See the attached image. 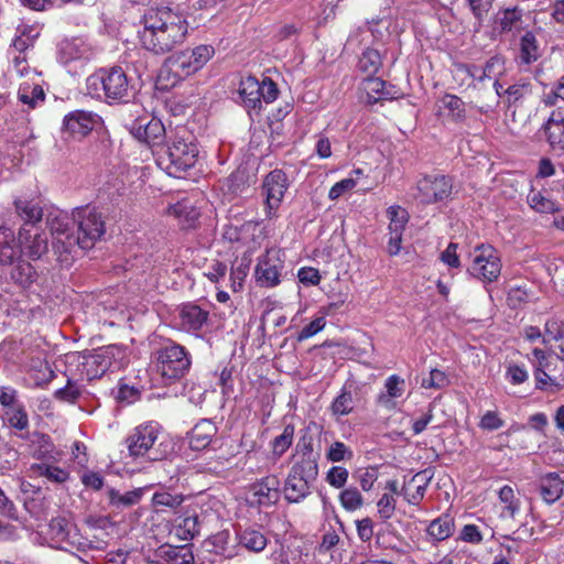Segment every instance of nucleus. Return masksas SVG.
Here are the masks:
<instances>
[{
  "label": "nucleus",
  "mask_w": 564,
  "mask_h": 564,
  "mask_svg": "<svg viewBox=\"0 0 564 564\" xmlns=\"http://www.w3.org/2000/svg\"><path fill=\"white\" fill-rule=\"evenodd\" d=\"M138 31L141 46L154 55H165L182 46L189 24L185 15L169 7L150 8L142 17Z\"/></svg>",
  "instance_id": "obj_1"
},
{
  "label": "nucleus",
  "mask_w": 564,
  "mask_h": 564,
  "mask_svg": "<svg viewBox=\"0 0 564 564\" xmlns=\"http://www.w3.org/2000/svg\"><path fill=\"white\" fill-rule=\"evenodd\" d=\"M156 164L170 176L181 177L192 169L198 158V148L193 134L185 127H177L167 137L166 144L154 151Z\"/></svg>",
  "instance_id": "obj_2"
},
{
  "label": "nucleus",
  "mask_w": 564,
  "mask_h": 564,
  "mask_svg": "<svg viewBox=\"0 0 564 564\" xmlns=\"http://www.w3.org/2000/svg\"><path fill=\"white\" fill-rule=\"evenodd\" d=\"M163 431L154 421L134 427L124 443L129 455L133 458L144 457L151 462L162 460L167 455V445L162 441Z\"/></svg>",
  "instance_id": "obj_3"
},
{
  "label": "nucleus",
  "mask_w": 564,
  "mask_h": 564,
  "mask_svg": "<svg viewBox=\"0 0 564 564\" xmlns=\"http://www.w3.org/2000/svg\"><path fill=\"white\" fill-rule=\"evenodd\" d=\"M73 224L77 226V234L72 238L70 245L83 250L91 249L106 232L104 216L95 207L85 206L73 210Z\"/></svg>",
  "instance_id": "obj_4"
},
{
  "label": "nucleus",
  "mask_w": 564,
  "mask_h": 564,
  "mask_svg": "<svg viewBox=\"0 0 564 564\" xmlns=\"http://www.w3.org/2000/svg\"><path fill=\"white\" fill-rule=\"evenodd\" d=\"M87 90L97 98L121 100L128 97L129 80L121 67L99 69L87 78Z\"/></svg>",
  "instance_id": "obj_5"
},
{
  "label": "nucleus",
  "mask_w": 564,
  "mask_h": 564,
  "mask_svg": "<svg viewBox=\"0 0 564 564\" xmlns=\"http://www.w3.org/2000/svg\"><path fill=\"white\" fill-rule=\"evenodd\" d=\"M48 535L51 540L56 543V549L68 552L104 550L106 544L104 541L94 542L84 538L78 529L64 518H54L51 520L48 524Z\"/></svg>",
  "instance_id": "obj_6"
},
{
  "label": "nucleus",
  "mask_w": 564,
  "mask_h": 564,
  "mask_svg": "<svg viewBox=\"0 0 564 564\" xmlns=\"http://www.w3.org/2000/svg\"><path fill=\"white\" fill-rule=\"evenodd\" d=\"M126 350L118 345H109L85 355L82 362V373L88 380L101 377L108 370L117 371L126 365Z\"/></svg>",
  "instance_id": "obj_7"
},
{
  "label": "nucleus",
  "mask_w": 564,
  "mask_h": 564,
  "mask_svg": "<svg viewBox=\"0 0 564 564\" xmlns=\"http://www.w3.org/2000/svg\"><path fill=\"white\" fill-rule=\"evenodd\" d=\"M453 181L444 174H426L411 188L412 198L421 205H431L448 199Z\"/></svg>",
  "instance_id": "obj_8"
},
{
  "label": "nucleus",
  "mask_w": 564,
  "mask_h": 564,
  "mask_svg": "<svg viewBox=\"0 0 564 564\" xmlns=\"http://www.w3.org/2000/svg\"><path fill=\"white\" fill-rule=\"evenodd\" d=\"M158 368L163 378L175 380L182 378L191 368V356L186 348L169 341L156 351Z\"/></svg>",
  "instance_id": "obj_9"
},
{
  "label": "nucleus",
  "mask_w": 564,
  "mask_h": 564,
  "mask_svg": "<svg viewBox=\"0 0 564 564\" xmlns=\"http://www.w3.org/2000/svg\"><path fill=\"white\" fill-rule=\"evenodd\" d=\"M502 264L498 251L489 245L475 248L468 272L482 282H494L501 273Z\"/></svg>",
  "instance_id": "obj_10"
},
{
  "label": "nucleus",
  "mask_w": 564,
  "mask_h": 564,
  "mask_svg": "<svg viewBox=\"0 0 564 564\" xmlns=\"http://www.w3.org/2000/svg\"><path fill=\"white\" fill-rule=\"evenodd\" d=\"M288 188L289 180L282 170L275 169L267 174L262 182V191L265 196V214L268 218L275 216Z\"/></svg>",
  "instance_id": "obj_11"
},
{
  "label": "nucleus",
  "mask_w": 564,
  "mask_h": 564,
  "mask_svg": "<svg viewBox=\"0 0 564 564\" xmlns=\"http://www.w3.org/2000/svg\"><path fill=\"white\" fill-rule=\"evenodd\" d=\"M280 249H269L258 259L256 265V280L260 286L274 288L280 283L281 271L284 262Z\"/></svg>",
  "instance_id": "obj_12"
},
{
  "label": "nucleus",
  "mask_w": 564,
  "mask_h": 564,
  "mask_svg": "<svg viewBox=\"0 0 564 564\" xmlns=\"http://www.w3.org/2000/svg\"><path fill=\"white\" fill-rule=\"evenodd\" d=\"M280 480L275 475L265 476L249 487L248 502L252 507H271L280 499Z\"/></svg>",
  "instance_id": "obj_13"
},
{
  "label": "nucleus",
  "mask_w": 564,
  "mask_h": 564,
  "mask_svg": "<svg viewBox=\"0 0 564 564\" xmlns=\"http://www.w3.org/2000/svg\"><path fill=\"white\" fill-rule=\"evenodd\" d=\"M130 131L135 139L147 143L153 153L162 148L166 138L165 128L156 118H151L148 121L138 119L132 123Z\"/></svg>",
  "instance_id": "obj_14"
},
{
  "label": "nucleus",
  "mask_w": 564,
  "mask_h": 564,
  "mask_svg": "<svg viewBox=\"0 0 564 564\" xmlns=\"http://www.w3.org/2000/svg\"><path fill=\"white\" fill-rule=\"evenodd\" d=\"M46 223L55 240L53 247L57 250L63 248V251L70 252L72 248L75 246L70 245V239L75 238L70 226L73 220H70L64 212L55 210L47 215Z\"/></svg>",
  "instance_id": "obj_15"
},
{
  "label": "nucleus",
  "mask_w": 564,
  "mask_h": 564,
  "mask_svg": "<svg viewBox=\"0 0 564 564\" xmlns=\"http://www.w3.org/2000/svg\"><path fill=\"white\" fill-rule=\"evenodd\" d=\"M19 241L21 242L22 254L31 260H40L48 251V238L37 228L20 227Z\"/></svg>",
  "instance_id": "obj_16"
},
{
  "label": "nucleus",
  "mask_w": 564,
  "mask_h": 564,
  "mask_svg": "<svg viewBox=\"0 0 564 564\" xmlns=\"http://www.w3.org/2000/svg\"><path fill=\"white\" fill-rule=\"evenodd\" d=\"M91 56L93 47L84 37L65 39L58 44L57 58L64 65L88 61Z\"/></svg>",
  "instance_id": "obj_17"
},
{
  "label": "nucleus",
  "mask_w": 564,
  "mask_h": 564,
  "mask_svg": "<svg viewBox=\"0 0 564 564\" xmlns=\"http://www.w3.org/2000/svg\"><path fill=\"white\" fill-rule=\"evenodd\" d=\"M549 147L553 151H564V108L554 109L540 128Z\"/></svg>",
  "instance_id": "obj_18"
},
{
  "label": "nucleus",
  "mask_w": 564,
  "mask_h": 564,
  "mask_svg": "<svg viewBox=\"0 0 564 564\" xmlns=\"http://www.w3.org/2000/svg\"><path fill=\"white\" fill-rule=\"evenodd\" d=\"M208 316L209 313L196 304H183L178 308V328L187 333H197L206 325Z\"/></svg>",
  "instance_id": "obj_19"
},
{
  "label": "nucleus",
  "mask_w": 564,
  "mask_h": 564,
  "mask_svg": "<svg viewBox=\"0 0 564 564\" xmlns=\"http://www.w3.org/2000/svg\"><path fill=\"white\" fill-rule=\"evenodd\" d=\"M434 477L431 468L416 473L411 479L404 484L402 495L404 499L413 506H417L425 496L426 489Z\"/></svg>",
  "instance_id": "obj_20"
},
{
  "label": "nucleus",
  "mask_w": 564,
  "mask_h": 564,
  "mask_svg": "<svg viewBox=\"0 0 564 564\" xmlns=\"http://www.w3.org/2000/svg\"><path fill=\"white\" fill-rule=\"evenodd\" d=\"M14 213L23 221L21 227L34 228L42 220L43 208L35 198L17 196L13 199Z\"/></svg>",
  "instance_id": "obj_21"
},
{
  "label": "nucleus",
  "mask_w": 564,
  "mask_h": 564,
  "mask_svg": "<svg viewBox=\"0 0 564 564\" xmlns=\"http://www.w3.org/2000/svg\"><path fill=\"white\" fill-rule=\"evenodd\" d=\"M98 117L89 111L75 110L64 118V128L75 138L87 135L97 123Z\"/></svg>",
  "instance_id": "obj_22"
},
{
  "label": "nucleus",
  "mask_w": 564,
  "mask_h": 564,
  "mask_svg": "<svg viewBox=\"0 0 564 564\" xmlns=\"http://www.w3.org/2000/svg\"><path fill=\"white\" fill-rule=\"evenodd\" d=\"M314 482L310 478L289 471L283 487L284 498L291 503L301 502L311 495Z\"/></svg>",
  "instance_id": "obj_23"
},
{
  "label": "nucleus",
  "mask_w": 564,
  "mask_h": 564,
  "mask_svg": "<svg viewBox=\"0 0 564 564\" xmlns=\"http://www.w3.org/2000/svg\"><path fill=\"white\" fill-rule=\"evenodd\" d=\"M22 256L21 242L15 237L14 231L6 226L0 225V263L12 264Z\"/></svg>",
  "instance_id": "obj_24"
},
{
  "label": "nucleus",
  "mask_w": 564,
  "mask_h": 564,
  "mask_svg": "<svg viewBox=\"0 0 564 564\" xmlns=\"http://www.w3.org/2000/svg\"><path fill=\"white\" fill-rule=\"evenodd\" d=\"M239 97L248 111L261 110V89L259 80L253 76H247L239 83Z\"/></svg>",
  "instance_id": "obj_25"
},
{
  "label": "nucleus",
  "mask_w": 564,
  "mask_h": 564,
  "mask_svg": "<svg viewBox=\"0 0 564 564\" xmlns=\"http://www.w3.org/2000/svg\"><path fill=\"white\" fill-rule=\"evenodd\" d=\"M167 64L170 65L169 72L174 77L172 85L199 70L187 50L169 57Z\"/></svg>",
  "instance_id": "obj_26"
},
{
  "label": "nucleus",
  "mask_w": 564,
  "mask_h": 564,
  "mask_svg": "<svg viewBox=\"0 0 564 564\" xmlns=\"http://www.w3.org/2000/svg\"><path fill=\"white\" fill-rule=\"evenodd\" d=\"M217 433L216 425L210 420H202L191 431L189 446L194 451H202L208 447Z\"/></svg>",
  "instance_id": "obj_27"
},
{
  "label": "nucleus",
  "mask_w": 564,
  "mask_h": 564,
  "mask_svg": "<svg viewBox=\"0 0 564 564\" xmlns=\"http://www.w3.org/2000/svg\"><path fill=\"white\" fill-rule=\"evenodd\" d=\"M454 531L455 520L448 513H444L432 520L426 528V534L429 539L434 543L447 540L453 535Z\"/></svg>",
  "instance_id": "obj_28"
},
{
  "label": "nucleus",
  "mask_w": 564,
  "mask_h": 564,
  "mask_svg": "<svg viewBox=\"0 0 564 564\" xmlns=\"http://www.w3.org/2000/svg\"><path fill=\"white\" fill-rule=\"evenodd\" d=\"M394 87H387V83L379 77H368L364 80V90L367 94V102L376 104L379 100L395 98Z\"/></svg>",
  "instance_id": "obj_29"
},
{
  "label": "nucleus",
  "mask_w": 564,
  "mask_h": 564,
  "mask_svg": "<svg viewBox=\"0 0 564 564\" xmlns=\"http://www.w3.org/2000/svg\"><path fill=\"white\" fill-rule=\"evenodd\" d=\"M386 391L377 398V403L386 410H393L397 406L395 398H400L404 392V380L397 375L387 378L384 382Z\"/></svg>",
  "instance_id": "obj_30"
},
{
  "label": "nucleus",
  "mask_w": 564,
  "mask_h": 564,
  "mask_svg": "<svg viewBox=\"0 0 564 564\" xmlns=\"http://www.w3.org/2000/svg\"><path fill=\"white\" fill-rule=\"evenodd\" d=\"M29 451L32 457L42 460V463L56 460L55 445L48 435L34 434Z\"/></svg>",
  "instance_id": "obj_31"
},
{
  "label": "nucleus",
  "mask_w": 564,
  "mask_h": 564,
  "mask_svg": "<svg viewBox=\"0 0 564 564\" xmlns=\"http://www.w3.org/2000/svg\"><path fill=\"white\" fill-rule=\"evenodd\" d=\"M520 58L523 64L530 65L542 56V48L536 34L533 31H527L520 37Z\"/></svg>",
  "instance_id": "obj_32"
},
{
  "label": "nucleus",
  "mask_w": 564,
  "mask_h": 564,
  "mask_svg": "<svg viewBox=\"0 0 564 564\" xmlns=\"http://www.w3.org/2000/svg\"><path fill=\"white\" fill-rule=\"evenodd\" d=\"M166 215L174 217L184 227H192L197 220L199 213L187 199L169 205Z\"/></svg>",
  "instance_id": "obj_33"
},
{
  "label": "nucleus",
  "mask_w": 564,
  "mask_h": 564,
  "mask_svg": "<svg viewBox=\"0 0 564 564\" xmlns=\"http://www.w3.org/2000/svg\"><path fill=\"white\" fill-rule=\"evenodd\" d=\"M30 471L32 475L44 477L54 484H64L69 479V471L67 469L55 466L50 462L32 464Z\"/></svg>",
  "instance_id": "obj_34"
},
{
  "label": "nucleus",
  "mask_w": 564,
  "mask_h": 564,
  "mask_svg": "<svg viewBox=\"0 0 564 564\" xmlns=\"http://www.w3.org/2000/svg\"><path fill=\"white\" fill-rule=\"evenodd\" d=\"M552 341L558 343L557 357L564 360V323L556 318L547 319L544 324L543 344L547 346Z\"/></svg>",
  "instance_id": "obj_35"
},
{
  "label": "nucleus",
  "mask_w": 564,
  "mask_h": 564,
  "mask_svg": "<svg viewBox=\"0 0 564 564\" xmlns=\"http://www.w3.org/2000/svg\"><path fill=\"white\" fill-rule=\"evenodd\" d=\"M523 11L517 7L501 10L497 14L496 24L500 32L520 31L522 29Z\"/></svg>",
  "instance_id": "obj_36"
},
{
  "label": "nucleus",
  "mask_w": 564,
  "mask_h": 564,
  "mask_svg": "<svg viewBox=\"0 0 564 564\" xmlns=\"http://www.w3.org/2000/svg\"><path fill=\"white\" fill-rule=\"evenodd\" d=\"M212 514L205 510L202 516L193 514L185 517L182 522L177 525L176 533L183 540H191L195 535L199 534L200 527L204 524Z\"/></svg>",
  "instance_id": "obj_37"
},
{
  "label": "nucleus",
  "mask_w": 564,
  "mask_h": 564,
  "mask_svg": "<svg viewBox=\"0 0 564 564\" xmlns=\"http://www.w3.org/2000/svg\"><path fill=\"white\" fill-rule=\"evenodd\" d=\"M563 494V482L556 474H550L542 478L540 484V495L546 503H553L561 498Z\"/></svg>",
  "instance_id": "obj_38"
},
{
  "label": "nucleus",
  "mask_w": 564,
  "mask_h": 564,
  "mask_svg": "<svg viewBox=\"0 0 564 564\" xmlns=\"http://www.w3.org/2000/svg\"><path fill=\"white\" fill-rule=\"evenodd\" d=\"M258 234H261L259 223L249 220L240 227H229L225 231V237L230 241L247 242L249 239L254 240Z\"/></svg>",
  "instance_id": "obj_39"
},
{
  "label": "nucleus",
  "mask_w": 564,
  "mask_h": 564,
  "mask_svg": "<svg viewBox=\"0 0 564 564\" xmlns=\"http://www.w3.org/2000/svg\"><path fill=\"white\" fill-rule=\"evenodd\" d=\"M18 98L30 109H34L39 104H42L45 99V93L40 85L24 83L20 86L18 91Z\"/></svg>",
  "instance_id": "obj_40"
},
{
  "label": "nucleus",
  "mask_w": 564,
  "mask_h": 564,
  "mask_svg": "<svg viewBox=\"0 0 564 564\" xmlns=\"http://www.w3.org/2000/svg\"><path fill=\"white\" fill-rule=\"evenodd\" d=\"M239 544L251 552H261L268 544L265 535L256 529H246L239 534Z\"/></svg>",
  "instance_id": "obj_41"
},
{
  "label": "nucleus",
  "mask_w": 564,
  "mask_h": 564,
  "mask_svg": "<svg viewBox=\"0 0 564 564\" xmlns=\"http://www.w3.org/2000/svg\"><path fill=\"white\" fill-rule=\"evenodd\" d=\"M36 276L34 267L24 260H20L11 272V279L22 288H29Z\"/></svg>",
  "instance_id": "obj_42"
},
{
  "label": "nucleus",
  "mask_w": 564,
  "mask_h": 564,
  "mask_svg": "<svg viewBox=\"0 0 564 564\" xmlns=\"http://www.w3.org/2000/svg\"><path fill=\"white\" fill-rule=\"evenodd\" d=\"M40 32L32 25H23L18 29L12 46L17 52L24 53L29 47L34 45L35 40L39 37Z\"/></svg>",
  "instance_id": "obj_43"
},
{
  "label": "nucleus",
  "mask_w": 564,
  "mask_h": 564,
  "mask_svg": "<svg viewBox=\"0 0 564 564\" xmlns=\"http://www.w3.org/2000/svg\"><path fill=\"white\" fill-rule=\"evenodd\" d=\"M442 106L448 111V117L455 122H463L466 119L465 102L456 95L447 94L442 100Z\"/></svg>",
  "instance_id": "obj_44"
},
{
  "label": "nucleus",
  "mask_w": 564,
  "mask_h": 564,
  "mask_svg": "<svg viewBox=\"0 0 564 564\" xmlns=\"http://www.w3.org/2000/svg\"><path fill=\"white\" fill-rule=\"evenodd\" d=\"M295 462L290 471L316 480L318 476V458L314 457H294Z\"/></svg>",
  "instance_id": "obj_45"
},
{
  "label": "nucleus",
  "mask_w": 564,
  "mask_h": 564,
  "mask_svg": "<svg viewBox=\"0 0 564 564\" xmlns=\"http://www.w3.org/2000/svg\"><path fill=\"white\" fill-rule=\"evenodd\" d=\"M498 496H499L500 502L505 505L502 512H501V518L513 519L520 510V502L514 497V491H513L512 487H510L508 485L501 487L498 492Z\"/></svg>",
  "instance_id": "obj_46"
},
{
  "label": "nucleus",
  "mask_w": 564,
  "mask_h": 564,
  "mask_svg": "<svg viewBox=\"0 0 564 564\" xmlns=\"http://www.w3.org/2000/svg\"><path fill=\"white\" fill-rule=\"evenodd\" d=\"M503 59L499 56H494L487 61L484 68L480 70L477 67H473L468 70L469 75L474 78H477L478 80H484L485 78H492L498 75H501L505 70L503 67Z\"/></svg>",
  "instance_id": "obj_47"
},
{
  "label": "nucleus",
  "mask_w": 564,
  "mask_h": 564,
  "mask_svg": "<svg viewBox=\"0 0 564 564\" xmlns=\"http://www.w3.org/2000/svg\"><path fill=\"white\" fill-rule=\"evenodd\" d=\"M354 408L355 401L352 393L346 387L340 390V393L330 404V411L335 416L348 415L354 411Z\"/></svg>",
  "instance_id": "obj_48"
},
{
  "label": "nucleus",
  "mask_w": 564,
  "mask_h": 564,
  "mask_svg": "<svg viewBox=\"0 0 564 564\" xmlns=\"http://www.w3.org/2000/svg\"><path fill=\"white\" fill-rule=\"evenodd\" d=\"M527 199H528L529 206L532 209L536 210L538 213L553 214V213H556L560 210V207L555 202L546 198L540 192L531 191L528 194Z\"/></svg>",
  "instance_id": "obj_49"
},
{
  "label": "nucleus",
  "mask_w": 564,
  "mask_h": 564,
  "mask_svg": "<svg viewBox=\"0 0 564 564\" xmlns=\"http://www.w3.org/2000/svg\"><path fill=\"white\" fill-rule=\"evenodd\" d=\"M389 218V231L403 232L409 221V213L405 208L395 205L387 210Z\"/></svg>",
  "instance_id": "obj_50"
},
{
  "label": "nucleus",
  "mask_w": 564,
  "mask_h": 564,
  "mask_svg": "<svg viewBox=\"0 0 564 564\" xmlns=\"http://www.w3.org/2000/svg\"><path fill=\"white\" fill-rule=\"evenodd\" d=\"M229 534L226 531L218 532L214 535L207 538L202 545L203 551L216 554L224 555L227 550Z\"/></svg>",
  "instance_id": "obj_51"
},
{
  "label": "nucleus",
  "mask_w": 564,
  "mask_h": 564,
  "mask_svg": "<svg viewBox=\"0 0 564 564\" xmlns=\"http://www.w3.org/2000/svg\"><path fill=\"white\" fill-rule=\"evenodd\" d=\"M293 437L294 426L292 424L285 425L282 434L274 437L271 442L273 455L280 458L292 445Z\"/></svg>",
  "instance_id": "obj_52"
},
{
  "label": "nucleus",
  "mask_w": 564,
  "mask_h": 564,
  "mask_svg": "<svg viewBox=\"0 0 564 564\" xmlns=\"http://www.w3.org/2000/svg\"><path fill=\"white\" fill-rule=\"evenodd\" d=\"M358 67L368 75L376 74L381 67V56L379 52L367 48L359 58Z\"/></svg>",
  "instance_id": "obj_53"
},
{
  "label": "nucleus",
  "mask_w": 564,
  "mask_h": 564,
  "mask_svg": "<svg viewBox=\"0 0 564 564\" xmlns=\"http://www.w3.org/2000/svg\"><path fill=\"white\" fill-rule=\"evenodd\" d=\"M4 415L8 419L9 424L20 431H24L29 427V416L24 409V405L19 403L9 410H4Z\"/></svg>",
  "instance_id": "obj_54"
},
{
  "label": "nucleus",
  "mask_w": 564,
  "mask_h": 564,
  "mask_svg": "<svg viewBox=\"0 0 564 564\" xmlns=\"http://www.w3.org/2000/svg\"><path fill=\"white\" fill-rule=\"evenodd\" d=\"M250 269V261L247 259H241L239 263L232 265L230 271V288L234 292H239L242 290L245 279L248 275Z\"/></svg>",
  "instance_id": "obj_55"
},
{
  "label": "nucleus",
  "mask_w": 564,
  "mask_h": 564,
  "mask_svg": "<svg viewBox=\"0 0 564 564\" xmlns=\"http://www.w3.org/2000/svg\"><path fill=\"white\" fill-rule=\"evenodd\" d=\"M339 501L347 511H356L364 506V498L356 487H348L339 495Z\"/></svg>",
  "instance_id": "obj_56"
},
{
  "label": "nucleus",
  "mask_w": 564,
  "mask_h": 564,
  "mask_svg": "<svg viewBox=\"0 0 564 564\" xmlns=\"http://www.w3.org/2000/svg\"><path fill=\"white\" fill-rule=\"evenodd\" d=\"M533 293L525 285L513 286L509 290L507 301L510 307L517 308L531 301Z\"/></svg>",
  "instance_id": "obj_57"
},
{
  "label": "nucleus",
  "mask_w": 564,
  "mask_h": 564,
  "mask_svg": "<svg viewBox=\"0 0 564 564\" xmlns=\"http://www.w3.org/2000/svg\"><path fill=\"white\" fill-rule=\"evenodd\" d=\"M187 51L189 52L192 58H194L198 69H202L215 54L214 46L207 44H200Z\"/></svg>",
  "instance_id": "obj_58"
},
{
  "label": "nucleus",
  "mask_w": 564,
  "mask_h": 564,
  "mask_svg": "<svg viewBox=\"0 0 564 564\" xmlns=\"http://www.w3.org/2000/svg\"><path fill=\"white\" fill-rule=\"evenodd\" d=\"M184 498L182 495H172L166 491L155 492L152 497V502L155 507H166L175 509L182 505Z\"/></svg>",
  "instance_id": "obj_59"
},
{
  "label": "nucleus",
  "mask_w": 564,
  "mask_h": 564,
  "mask_svg": "<svg viewBox=\"0 0 564 564\" xmlns=\"http://www.w3.org/2000/svg\"><path fill=\"white\" fill-rule=\"evenodd\" d=\"M273 560L274 564H305L302 554L297 550L283 546L274 554Z\"/></svg>",
  "instance_id": "obj_60"
},
{
  "label": "nucleus",
  "mask_w": 564,
  "mask_h": 564,
  "mask_svg": "<svg viewBox=\"0 0 564 564\" xmlns=\"http://www.w3.org/2000/svg\"><path fill=\"white\" fill-rule=\"evenodd\" d=\"M397 499L393 495L383 494L377 502L378 513L382 520L391 519L394 514Z\"/></svg>",
  "instance_id": "obj_61"
},
{
  "label": "nucleus",
  "mask_w": 564,
  "mask_h": 564,
  "mask_svg": "<svg viewBox=\"0 0 564 564\" xmlns=\"http://www.w3.org/2000/svg\"><path fill=\"white\" fill-rule=\"evenodd\" d=\"M139 499L140 495L134 491H128L123 495L113 489L109 491L110 503L116 507H130L135 505Z\"/></svg>",
  "instance_id": "obj_62"
},
{
  "label": "nucleus",
  "mask_w": 564,
  "mask_h": 564,
  "mask_svg": "<svg viewBox=\"0 0 564 564\" xmlns=\"http://www.w3.org/2000/svg\"><path fill=\"white\" fill-rule=\"evenodd\" d=\"M505 94L507 95L509 105L517 104L524 98V96L531 94V86L529 83H518L508 87Z\"/></svg>",
  "instance_id": "obj_63"
},
{
  "label": "nucleus",
  "mask_w": 564,
  "mask_h": 564,
  "mask_svg": "<svg viewBox=\"0 0 564 564\" xmlns=\"http://www.w3.org/2000/svg\"><path fill=\"white\" fill-rule=\"evenodd\" d=\"M80 393L77 383L68 380L64 388L55 391V398L59 401L73 403L80 397Z\"/></svg>",
  "instance_id": "obj_64"
}]
</instances>
